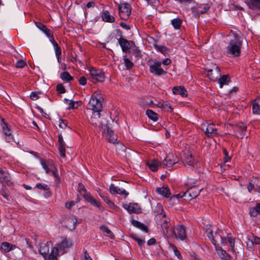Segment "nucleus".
<instances>
[{"label":"nucleus","mask_w":260,"mask_h":260,"mask_svg":"<svg viewBox=\"0 0 260 260\" xmlns=\"http://www.w3.org/2000/svg\"><path fill=\"white\" fill-rule=\"evenodd\" d=\"M211 225H207L205 229V232L207 237L212 241L214 246L215 247L219 246L218 242H220L221 245H223L228 242L230 245L231 250L233 251L235 247V239L230 237L229 235L226 237H223L222 231L218 229L215 231L213 234V230L211 229Z\"/></svg>","instance_id":"obj_1"},{"label":"nucleus","mask_w":260,"mask_h":260,"mask_svg":"<svg viewBox=\"0 0 260 260\" xmlns=\"http://www.w3.org/2000/svg\"><path fill=\"white\" fill-rule=\"evenodd\" d=\"M242 40L237 34L234 35L226 47L225 53L228 56L236 57L241 54Z\"/></svg>","instance_id":"obj_2"},{"label":"nucleus","mask_w":260,"mask_h":260,"mask_svg":"<svg viewBox=\"0 0 260 260\" xmlns=\"http://www.w3.org/2000/svg\"><path fill=\"white\" fill-rule=\"evenodd\" d=\"M102 97L97 92H94L92 95L87 105V108L91 110L94 113H100L102 110Z\"/></svg>","instance_id":"obj_3"},{"label":"nucleus","mask_w":260,"mask_h":260,"mask_svg":"<svg viewBox=\"0 0 260 260\" xmlns=\"http://www.w3.org/2000/svg\"><path fill=\"white\" fill-rule=\"evenodd\" d=\"M154 212L156 213L155 215V219L157 222L158 224L161 225L164 232H165L164 229H165L166 232L168 233V224L166 219V214L164 213L162 205L160 204H158Z\"/></svg>","instance_id":"obj_4"},{"label":"nucleus","mask_w":260,"mask_h":260,"mask_svg":"<svg viewBox=\"0 0 260 260\" xmlns=\"http://www.w3.org/2000/svg\"><path fill=\"white\" fill-rule=\"evenodd\" d=\"M40 163L46 173H51L54 178L58 179L57 169L55 166L52 160L49 159L46 160L43 158H40Z\"/></svg>","instance_id":"obj_5"},{"label":"nucleus","mask_w":260,"mask_h":260,"mask_svg":"<svg viewBox=\"0 0 260 260\" xmlns=\"http://www.w3.org/2000/svg\"><path fill=\"white\" fill-rule=\"evenodd\" d=\"M90 80L93 83L102 82L105 80V76L104 72L101 70L91 68L89 70Z\"/></svg>","instance_id":"obj_6"},{"label":"nucleus","mask_w":260,"mask_h":260,"mask_svg":"<svg viewBox=\"0 0 260 260\" xmlns=\"http://www.w3.org/2000/svg\"><path fill=\"white\" fill-rule=\"evenodd\" d=\"M179 162V159L172 153H169L161 162L163 168H169Z\"/></svg>","instance_id":"obj_7"},{"label":"nucleus","mask_w":260,"mask_h":260,"mask_svg":"<svg viewBox=\"0 0 260 260\" xmlns=\"http://www.w3.org/2000/svg\"><path fill=\"white\" fill-rule=\"evenodd\" d=\"M131 13V7L127 3L120 4L119 6V14L122 19L128 18Z\"/></svg>","instance_id":"obj_8"},{"label":"nucleus","mask_w":260,"mask_h":260,"mask_svg":"<svg viewBox=\"0 0 260 260\" xmlns=\"http://www.w3.org/2000/svg\"><path fill=\"white\" fill-rule=\"evenodd\" d=\"M161 62L155 60L150 66V71L156 76H161L166 74V72L161 68Z\"/></svg>","instance_id":"obj_9"},{"label":"nucleus","mask_w":260,"mask_h":260,"mask_svg":"<svg viewBox=\"0 0 260 260\" xmlns=\"http://www.w3.org/2000/svg\"><path fill=\"white\" fill-rule=\"evenodd\" d=\"M172 232L176 237L180 240H184L186 238L185 228L182 225H176Z\"/></svg>","instance_id":"obj_10"},{"label":"nucleus","mask_w":260,"mask_h":260,"mask_svg":"<svg viewBox=\"0 0 260 260\" xmlns=\"http://www.w3.org/2000/svg\"><path fill=\"white\" fill-rule=\"evenodd\" d=\"M201 191V189H200L196 186H194L190 187L186 191L183 192V196H185V198L187 200H190L197 197L199 195Z\"/></svg>","instance_id":"obj_11"},{"label":"nucleus","mask_w":260,"mask_h":260,"mask_svg":"<svg viewBox=\"0 0 260 260\" xmlns=\"http://www.w3.org/2000/svg\"><path fill=\"white\" fill-rule=\"evenodd\" d=\"M117 31L120 33V37L119 39H118V41L121 48V49L123 52H126L131 49V43H132V42H129L125 39L121 37V33L119 29L117 30Z\"/></svg>","instance_id":"obj_12"},{"label":"nucleus","mask_w":260,"mask_h":260,"mask_svg":"<svg viewBox=\"0 0 260 260\" xmlns=\"http://www.w3.org/2000/svg\"><path fill=\"white\" fill-rule=\"evenodd\" d=\"M202 129L208 137H212L217 134V129L212 123L209 124L207 126L204 124L202 126Z\"/></svg>","instance_id":"obj_13"},{"label":"nucleus","mask_w":260,"mask_h":260,"mask_svg":"<svg viewBox=\"0 0 260 260\" xmlns=\"http://www.w3.org/2000/svg\"><path fill=\"white\" fill-rule=\"evenodd\" d=\"M123 208L129 213H139L141 212V208L137 203H130L128 205L124 204Z\"/></svg>","instance_id":"obj_14"},{"label":"nucleus","mask_w":260,"mask_h":260,"mask_svg":"<svg viewBox=\"0 0 260 260\" xmlns=\"http://www.w3.org/2000/svg\"><path fill=\"white\" fill-rule=\"evenodd\" d=\"M0 182L8 186H11L13 182L10 179L9 174L5 170L0 168Z\"/></svg>","instance_id":"obj_15"},{"label":"nucleus","mask_w":260,"mask_h":260,"mask_svg":"<svg viewBox=\"0 0 260 260\" xmlns=\"http://www.w3.org/2000/svg\"><path fill=\"white\" fill-rule=\"evenodd\" d=\"M220 75L219 68L215 65L214 66L213 69L207 71V76L211 80H215Z\"/></svg>","instance_id":"obj_16"},{"label":"nucleus","mask_w":260,"mask_h":260,"mask_svg":"<svg viewBox=\"0 0 260 260\" xmlns=\"http://www.w3.org/2000/svg\"><path fill=\"white\" fill-rule=\"evenodd\" d=\"M110 191L112 194H119L124 195L126 197L128 194V192L125 189L115 186L113 184H111L110 186Z\"/></svg>","instance_id":"obj_17"},{"label":"nucleus","mask_w":260,"mask_h":260,"mask_svg":"<svg viewBox=\"0 0 260 260\" xmlns=\"http://www.w3.org/2000/svg\"><path fill=\"white\" fill-rule=\"evenodd\" d=\"M66 222L67 227L71 230H74L76 226L77 218L73 215H70L67 218Z\"/></svg>","instance_id":"obj_18"},{"label":"nucleus","mask_w":260,"mask_h":260,"mask_svg":"<svg viewBox=\"0 0 260 260\" xmlns=\"http://www.w3.org/2000/svg\"><path fill=\"white\" fill-rule=\"evenodd\" d=\"M58 149L60 155L61 157H66V144L63 140L61 135L58 136Z\"/></svg>","instance_id":"obj_19"},{"label":"nucleus","mask_w":260,"mask_h":260,"mask_svg":"<svg viewBox=\"0 0 260 260\" xmlns=\"http://www.w3.org/2000/svg\"><path fill=\"white\" fill-rule=\"evenodd\" d=\"M248 7L253 11H260V0H246Z\"/></svg>","instance_id":"obj_20"},{"label":"nucleus","mask_w":260,"mask_h":260,"mask_svg":"<svg viewBox=\"0 0 260 260\" xmlns=\"http://www.w3.org/2000/svg\"><path fill=\"white\" fill-rule=\"evenodd\" d=\"M36 26L42 30L48 38L50 39L53 38V34L51 30L47 28V27L40 22H35Z\"/></svg>","instance_id":"obj_21"},{"label":"nucleus","mask_w":260,"mask_h":260,"mask_svg":"<svg viewBox=\"0 0 260 260\" xmlns=\"http://www.w3.org/2000/svg\"><path fill=\"white\" fill-rule=\"evenodd\" d=\"M184 163L185 165H188L190 167H194L197 163V161L192 158V154L189 152H187L185 153Z\"/></svg>","instance_id":"obj_22"},{"label":"nucleus","mask_w":260,"mask_h":260,"mask_svg":"<svg viewBox=\"0 0 260 260\" xmlns=\"http://www.w3.org/2000/svg\"><path fill=\"white\" fill-rule=\"evenodd\" d=\"M90 122L95 126L102 127V123L100 121V113H94L91 116Z\"/></svg>","instance_id":"obj_23"},{"label":"nucleus","mask_w":260,"mask_h":260,"mask_svg":"<svg viewBox=\"0 0 260 260\" xmlns=\"http://www.w3.org/2000/svg\"><path fill=\"white\" fill-rule=\"evenodd\" d=\"M49 243H42L40 244L39 247V252L43 256L44 258H46V255L48 254L49 251Z\"/></svg>","instance_id":"obj_24"},{"label":"nucleus","mask_w":260,"mask_h":260,"mask_svg":"<svg viewBox=\"0 0 260 260\" xmlns=\"http://www.w3.org/2000/svg\"><path fill=\"white\" fill-rule=\"evenodd\" d=\"M101 17L104 21L112 23L115 21V18L113 16L110 15L108 11H104L101 13Z\"/></svg>","instance_id":"obj_25"},{"label":"nucleus","mask_w":260,"mask_h":260,"mask_svg":"<svg viewBox=\"0 0 260 260\" xmlns=\"http://www.w3.org/2000/svg\"><path fill=\"white\" fill-rule=\"evenodd\" d=\"M147 165L150 169L153 172L156 171L159 167H162L161 162L155 159L148 162Z\"/></svg>","instance_id":"obj_26"},{"label":"nucleus","mask_w":260,"mask_h":260,"mask_svg":"<svg viewBox=\"0 0 260 260\" xmlns=\"http://www.w3.org/2000/svg\"><path fill=\"white\" fill-rule=\"evenodd\" d=\"M172 90L174 94H179L183 97H185L187 95V91L183 86L174 87Z\"/></svg>","instance_id":"obj_27"},{"label":"nucleus","mask_w":260,"mask_h":260,"mask_svg":"<svg viewBox=\"0 0 260 260\" xmlns=\"http://www.w3.org/2000/svg\"><path fill=\"white\" fill-rule=\"evenodd\" d=\"M236 131L239 133L241 138H243L246 135L247 126L243 123H239L236 127Z\"/></svg>","instance_id":"obj_28"},{"label":"nucleus","mask_w":260,"mask_h":260,"mask_svg":"<svg viewBox=\"0 0 260 260\" xmlns=\"http://www.w3.org/2000/svg\"><path fill=\"white\" fill-rule=\"evenodd\" d=\"M156 192L159 194L165 197H169L170 195V191L168 187L162 186L156 189Z\"/></svg>","instance_id":"obj_29"},{"label":"nucleus","mask_w":260,"mask_h":260,"mask_svg":"<svg viewBox=\"0 0 260 260\" xmlns=\"http://www.w3.org/2000/svg\"><path fill=\"white\" fill-rule=\"evenodd\" d=\"M106 138L107 139L109 142L112 143L114 144L117 141L116 136L114 135V132L109 128H108L107 129Z\"/></svg>","instance_id":"obj_30"},{"label":"nucleus","mask_w":260,"mask_h":260,"mask_svg":"<svg viewBox=\"0 0 260 260\" xmlns=\"http://www.w3.org/2000/svg\"><path fill=\"white\" fill-rule=\"evenodd\" d=\"M260 213V203H256L255 207H251L249 214L251 216L255 217Z\"/></svg>","instance_id":"obj_31"},{"label":"nucleus","mask_w":260,"mask_h":260,"mask_svg":"<svg viewBox=\"0 0 260 260\" xmlns=\"http://www.w3.org/2000/svg\"><path fill=\"white\" fill-rule=\"evenodd\" d=\"M215 249L218 254L222 259H226L228 257H230L228 253L225 250H222L220 246H216V247H215Z\"/></svg>","instance_id":"obj_32"},{"label":"nucleus","mask_w":260,"mask_h":260,"mask_svg":"<svg viewBox=\"0 0 260 260\" xmlns=\"http://www.w3.org/2000/svg\"><path fill=\"white\" fill-rule=\"evenodd\" d=\"M72 246L71 242L67 239L63 240L61 243L58 247L60 250L64 251L66 249L70 248Z\"/></svg>","instance_id":"obj_33"},{"label":"nucleus","mask_w":260,"mask_h":260,"mask_svg":"<svg viewBox=\"0 0 260 260\" xmlns=\"http://www.w3.org/2000/svg\"><path fill=\"white\" fill-rule=\"evenodd\" d=\"M146 114L148 118L154 121H156L158 120V115L151 110L148 109L146 111Z\"/></svg>","instance_id":"obj_34"},{"label":"nucleus","mask_w":260,"mask_h":260,"mask_svg":"<svg viewBox=\"0 0 260 260\" xmlns=\"http://www.w3.org/2000/svg\"><path fill=\"white\" fill-rule=\"evenodd\" d=\"M59 251L58 247H54L51 250L47 260H57V255Z\"/></svg>","instance_id":"obj_35"},{"label":"nucleus","mask_w":260,"mask_h":260,"mask_svg":"<svg viewBox=\"0 0 260 260\" xmlns=\"http://www.w3.org/2000/svg\"><path fill=\"white\" fill-rule=\"evenodd\" d=\"M210 7L208 5L204 4L198 7L196 9V12L198 14H202L206 13L209 9Z\"/></svg>","instance_id":"obj_36"},{"label":"nucleus","mask_w":260,"mask_h":260,"mask_svg":"<svg viewBox=\"0 0 260 260\" xmlns=\"http://www.w3.org/2000/svg\"><path fill=\"white\" fill-rule=\"evenodd\" d=\"M13 246L12 244L8 242H3L2 244L1 249L4 252H8L13 249Z\"/></svg>","instance_id":"obj_37"},{"label":"nucleus","mask_w":260,"mask_h":260,"mask_svg":"<svg viewBox=\"0 0 260 260\" xmlns=\"http://www.w3.org/2000/svg\"><path fill=\"white\" fill-rule=\"evenodd\" d=\"M50 42L52 43L53 45L54 49L55 52V55L56 56H61V48L58 46L57 43L55 41L53 38H51L50 39Z\"/></svg>","instance_id":"obj_38"},{"label":"nucleus","mask_w":260,"mask_h":260,"mask_svg":"<svg viewBox=\"0 0 260 260\" xmlns=\"http://www.w3.org/2000/svg\"><path fill=\"white\" fill-rule=\"evenodd\" d=\"M50 42L52 43L53 45L54 49L55 52V55L56 56H61V48L58 46L57 43L55 41L53 38H51L50 39Z\"/></svg>","instance_id":"obj_39"},{"label":"nucleus","mask_w":260,"mask_h":260,"mask_svg":"<svg viewBox=\"0 0 260 260\" xmlns=\"http://www.w3.org/2000/svg\"><path fill=\"white\" fill-rule=\"evenodd\" d=\"M132 223L135 226L142 230V231L145 232H148L147 227L143 223L135 220H133Z\"/></svg>","instance_id":"obj_40"},{"label":"nucleus","mask_w":260,"mask_h":260,"mask_svg":"<svg viewBox=\"0 0 260 260\" xmlns=\"http://www.w3.org/2000/svg\"><path fill=\"white\" fill-rule=\"evenodd\" d=\"M182 22V20L179 18H176L171 20V24L175 29H180Z\"/></svg>","instance_id":"obj_41"},{"label":"nucleus","mask_w":260,"mask_h":260,"mask_svg":"<svg viewBox=\"0 0 260 260\" xmlns=\"http://www.w3.org/2000/svg\"><path fill=\"white\" fill-rule=\"evenodd\" d=\"M60 77L62 80L66 82H69L73 79V77L70 75L69 72L66 71L61 73Z\"/></svg>","instance_id":"obj_42"},{"label":"nucleus","mask_w":260,"mask_h":260,"mask_svg":"<svg viewBox=\"0 0 260 260\" xmlns=\"http://www.w3.org/2000/svg\"><path fill=\"white\" fill-rule=\"evenodd\" d=\"M229 82V79L228 75H223L218 80L220 88H222L224 84H228Z\"/></svg>","instance_id":"obj_43"},{"label":"nucleus","mask_w":260,"mask_h":260,"mask_svg":"<svg viewBox=\"0 0 260 260\" xmlns=\"http://www.w3.org/2000/svg\"><path fill=\"white\" fill-rule=\"evenodd\" d=\"M2 127L3 128V133L5 136L10 135L11 133V131L9 127L8 124L4 122V119H2Z\"/></svg>","instance_id":"obj_44"},{"label":"nucleus","mask_w":260,"mask_h":260,"mask_svg":"<svg viewBox=\"0 0 260 260\" xmlns=\"http://www.w3.org/2000/svg\"><path fill=\"white\" fill-rule=\"evenodd\" d=\"M123 60L124 65L127 70L131 69L133 66L134 63L132 61H131L127 57L126 55H123Z\"/></svg>","instance_id":"obj_45"},{"label":"nucleus","mask_w":260,"mask_h":260,"mask_svg":"<svg viewBox=\"0 0 260 260\" xmlns=\"http://www.w3.org/2000/svg\"><path fill=\"white\" fill-rule=\"evenodd\" d=\"M89 202H90L93 206L98 208L101 211L104 210V208L102 206L101 202L96 200L93 198L89 200Z\"/></svg>","instance_id":"obj_46"},{"label":"nucleus","mask_w":260,"mask_h":260,"mask_svg":"<svg viewBox=\"0 0 260 260\" xmlns=\"http://www.w3.org/2000/svg\"><path fill=\"white\" fill-rule=\"evenodd\" d=\"M101 230L106 236L109 237L111 238H113L114 237V234L107 227L102 226L101 228Z\"/></svg>","instance_id":"obj_47"},{"label":"nucleus","mask_w":260,"mask_h":260,"mask_svg":"<svg viewBox=\"0 0 260 260\" xmlns=\"http://www.w3.org/2000/svg\"><path fill=\"white\" fill-rule=\"evenodd\" d=\"M252 113L254 114L260 115V106L258 103H253L252 105Z\"/></svg>","instance_id":"obj_48"},{"label":"nucleus","mask_w":260,"mask_h":260,"mask_svg":"<svg viewBox=\"0 0 260 260\" xmlns=\"http://www.w3.org/2000/svg\"><path fill=\"white\" fill-rule=\"evenodd\" d=\"M100 196L110 208H114L115 207L114 203L110 201L107 197L103 196L102 195H100Z\"/></svg>","instance_id":"obj_49"},{"label":"nucleus","mask_w":260,"mask_h":260,"mask_svg":"<svg viewBox=\"0 0 260 260\" xmlns=\"http://www.w3.org/2000/svg\"><path fill=\"white\" fill-rule=\"evenodd\" d=\"M36 187L38 189L44 190H49V187L47 184L44 183H39L36 184Z\"/></svg>","instance_id":"obj_50"},{"label":"nucleus","mask_w":260,"mask_h":260,"mask_svg":"<svg viewBox=\"0 0 260 260\" xmlns=\"http://www.w3.org/2000/svg\"><path fill=\"white\" fill-rule=\"evenodd\" d=\"M25 66H26V63L22 59L17 61L15 64V67L17 68H22Z\"/></svg>","instance_id":"obj_51"},{"label":"nucleus","mask_w":260,"mask_h":260,"mask_svg":"<svg viewBox=\"0 0 260 260\" xmlns=\"http://www.w3.org/2000/svg\"><path fill=\"white\" fill-rule=\"evenodd\" d=\"M132 237L134 240L137 242L139 246L141 247L145 243V240L144 239H141L137 237L136 236H132Z\"/></svg>","instance_id":"obj_52"},{"label":"nucleus","mask_w":260,"mask_h":260,"mask_svg":"<svg viewBox=\"0 0 260 260\" xmlns=\"http://www.w3.org/2000/svg\"><path fill=\"white\" fill-rule=\"evenodd\" d=\"M56 90L59 93H63L66 92V89L61 84H59L57 85Z\"/></svg>","instance_id":"obj_53"},{"label":"nucleus","mask_w":260,"mask_h":260,"mask_svg":"<svg viewBox=\"0 0 260 260\" xmlns=\"http://www.w3.org/2000/svg\"><path fill=\"white\" fill-rule=\"evenodd\" d=\"M64 101L68 103L69 107H68V109H74L75 108V102L72 101V100H69L67 99H64Z\"/></svg>","instance_id":"obj_54"},{"label":"nucleus","mask_w":260,"mask_h":260,"mask_svg":"<svg viewBox=\"0 0 260 260\" xmlns=\"http://www.w3.org/2000/svg\"><path fill=\"white\" fill-rule=\"evenodd\" d=\"M5 139L6 141L9 143H12L13 142H16L12 133H11L10 135L6 136Z\"/></svg>","instance_id":"obj_55"},{"label":"nucleus","mask_w":260,"mask_h":260,"mask_svg":"<svg viewBox=\"0 0 260 260\" xmlns=\"http://www.w3.org/2000/svg\"><path fill=\"white\" fill-rule=\"evenodd\" d=\"M173 249L175 255L180 259H182V257L179 251L177 249V248L175 246H173Z\"/></svg>","instance_id":"obj_56"},{"label":"nucleus","mask_w":260,"mask_h":260,"mask_svg":"<svg viewBox=\"0 0 260 260\" xmlns=\"http://www.w3.org/2000/svg\"><path fill=\"white\" fill-rule=\"evenodd\" d=\"M249 242H250L252 244H260V238L257 237H253V239L252 240H248Z\"/></svg>","instance_id":"obj_57"},{"label":"nucleus","mask_w":260,"mask_h":260,"mask_svg":"<svg viewBox=\"0 0 260 260\" xmlns=\"http://www.w3.org/2000/svg\"><path fill=\"white\" fill-rule=\"evenodd\" d=\"M38 93L37 92H32L30 94V98L34 101L37 100L39 98Z\"/></svg>","instance_id":"obj_58"},{"label":"nucleus","mask_w":260,"mask_h":260,"mask_svg":"<svg viewBox=\"0 0 260 260\" xmlns=\"http://www.w3.org/2000/svg\"><path fill=\"white\" fill-rule=\"evenodd\" d=\"M155 48L159 50L160 52H161L162 53H165L166 51H167V48L165 46H155Z\"/></svg>","instance_id":"obj_59"},{"label":"nucleus","mask_w":260,"mask_h":260,"mask_svg":"<svg viewBox=\"0 0 260 260\" xmlns=\"http://www.w3.org/2000/svg\"><path fill=\"white\" fill-rule=\"evenodd\" d=\"M86 78L83 76L79 79V82L81 85H85L86 84Z\"/></svg>","instance_id":"obj_60"},{"label":"nucleus","mask_w":260,"mask_h":260,"mask_svg":"<svg viewBox=\"0 0 260 260\" xmlns=\"http://www.w3.org/2000/svg\"><path fill=\"white\" fill-rule=\"evenodd\" d=\"M223 153L224 154L225 157L223 158L224 162L225 163L229 161L230 159V157L228 155V153L225 149H223Z\"/></svg>","instance_id":"obj_61"},{"label":"nucleus","mask_w":260,"mask_h":260,"mask_svg":"<svg viewBox=\"0 0 260 260\" xmlns=\"http://www.w3.org/2000/svg\"><path fill=\"white\" fill-rule=\"evenodd\" d=\"M67 126V123L66 121H64L62 119L60 120V122L59 124V126L61 128H65Z\"/></svg>","instance_id":"obj_62"},{"label":"nucleus","mask_w":260,"mask_h":260,"mask_svg":"<svg viewBox=\"0 0 260 260\" xmlns=\"http://www.w3.org/2000/svg\"><path fill=\"white\" fill-rule=\"evenodd\" d=\"M120 26L126 30H129L131 29L130 26L123 22L120 23Z\"/></svg>","instance_id":"obj_63"},{"label":"nucleus","mask_w":260,"mask_h":260,"mask_svg":"<svg viewBox=\"0 0 260 260\" xmlns=\"http://www.w3.org/2000/svg\"><path fill=\"white\" fill-rule=\"evenodd\" d=\"M83 197L88 202L89 200L93 198L89 194L87 193V191L83 194Z\"/></svg>","instance_id":"obj_64"}]
</instances>
